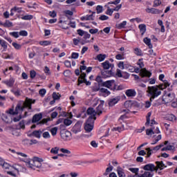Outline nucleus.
I'll return each mask as SVG.
<instances>
[{
	"label": "nucleus",
	"mask_w": 177,
	"mask_h": 177,
	"mask_svg": "<svg viewBox=\"0 0 177 177\" xmlns=\"http://www.w3.org/2000/svg\"><path fill=\"white\" fill-rule=\"evenodd\" d=\"M163 84H159L156 86H148V93H149V95L151 96L150 97V101L153 102L156 97H158L160 95H161V91H163L164 88L162 87ZM158 89H160L158 90Z\"/></svg>",
	"instance_id": "obj_1"
},
{
	"label": "nucleus",
	"mask_w": 177,
	"mask_h": 177,
	"mask_svg": "<svg viewBox=\"0 0 177 177\" xmlns=\"http://www.w3.org/2000/svg\"><path fill=\"white\" fill-rule=\"evenodd\" d=\"M43 162L44 160L38 157H34L33 159H31L30 160L25 161V162H26V167H28V168H30L31 169H35V168H41L42 165L41 162Z\"/></svg>",
	"instance_id": "obj_2"
},
{
	"label": "nucleus",
	"mask_w": 177,
	"mask_h": 177,
	"mask_svg": "<svg viewBox=\"0 0 177 177\" xmlns=\"http://www.w3.org/2000/svg\"><path fill=\"white\" fill-rule=\"evenodd\" d=\"M175 100V94L174 93H168L165 91L164 95L162 97V102L166 104L168 103H171V102Z\"/></svg>",
	"instance_id": "obj_3"
},
{
	"label": "nucleus",
	"mask_w": 177,
	"mask_h": 177,
	"mask_svg": "<svg viewBox=\"0 0 177 177\" xmlns=\"http://www.w3.org/2000/svg\"><path fill=\"white\" fill-rule=\"evenodd\" d=\"M24 109H26V102L24 101L19 102L15 107V114H20V113H23V111H24Z\"/></svg>",
	"instance_id": "obj_4"
},
{
	"label": "nucleus",
	"mask_w": 177,
	"mask_h": 177,
	"mask_svg": "<svg viewBox=\"0 0 177 177\" xmlns=\"http://www.w3.org/2000/svg\"><path fill=\"white\" fill-rule=\"evenodd\" d=\"M81 127H82V122H77L71 129L72 132L75 134L78 133V132H81Z\"/></svg>",
	"instance_id": "obj_5"
},
{
	"label": "nucleus",
	"mask_w": 177,
	"mask_h": 177,
	"mask_svg": "<svg viewBox=\"0 0 177 177\" xmlns=\"http://www.w3.org/2000/svg\"><path fill=\"white\" fill-rule=\"evenodd\" d=\"M114 84H115V80H107L106 82H104L102 84V86H105V88H108V89H113V85L114 86Z\"/></svg>",
	"instance_id": "obj_6"
},
{
	"label": "nucleus",
	"mask_w": 177,
	"mask_h": 177,
	"mask_svg": "<svg viewBox=\"0 0 177 177\" xmlns=\"http://www.w3.org/2000/svg\"><path fill=\"white\" fill-rule=\"evenodd\" d=\"M103 106H104V100H100V104L97 106L95 111L97 115H102V114H103Z\"/></svg>",
	"instance_id": "obj_7"
},
{
	"label": "nucleus",
	"mask_w": 177,
	"mask_h": 177,
	"mask_svg": "<svg viewBox=\"0 0 177 177\" xmlns=\"http://www.w3.org/2000/svg\"><path fill=\"white\" fill-rule=\"evenodd\" d=\"M102 78H109L113 75V71H106V69H100Z\"/></svg>",
	"instance_id": "obj_8"
},
{
	"label": "nucleus",
	"mask_w": 177,
	"mask_h": 177,
	"mask_svg": "<svg viewBox=\"0 0 177 177\" xmlns=\"http://www.w3.org/2000/svg\"><path fill=\"white\" fill-rule=\"evenodd\" d=\"M140 75L142 77V78H145V77H148V78H150L151 77V72H149L147 69L144 68L140 70Z\"/></svg>",
	"instance_id": "obj_9"
},
{
	"label": "nucleus",
	"mask_w": 177,
	"mask_h": 177,
	"mask_svg": "<svg viewBox=\"0 0 177 177\" xmlns=\"http://www.w3.org/2000/svg\"><path fill=\"white\" fill-rule=\"evenodd\" d=\"M142 169L144 171H150L151 172H154L156 171V165L152 163H149L147 165H145L143 167Z\"/></svg>",
	"instance_id": "obj_10"
},
{
	"label": "nucleus",
	"mask_w": 177,
	"mask_h": 177,
	"mask_svg": "<svg viewBox=\"0 0 177 177\" xmlns=\"http://www.w3.org/2000/svg\"><path fill=\"white\" fill-rule=\"evenodd\" d=\"M156 167L155 166V171L157 172L158 171V169H160V171H162V169H164V168H167V165H165L164 164V162L160 161H156Z\"/></svg>",
	"instance_id": "obj_11"
},
{
	"label": "nucleus",
	"mask_w": 177,
	"mask_h": 177,
	"mask_svg": "<svg viewBox=\"0 0 177 177\" xmlns=\"http://www.w3.org/2000/svg\"><path fill=\"white\" fill-rule=\"evenodd\" d=\"M145 10L147 13H151L152 15H160V13H162V10H160L154 8H148Z\"/></svg>",
	"instance_id": "obj_12"
},
{
	"label": "nucleus",
	"mask_w": 177,
	"mask_h": 177,
	"mask_svg": "<svg viewBox=\"0 0 177 177\" xmlns=\"http://www.w3.org/2000/svg\"><path fill=\"white\" fill-rule=\"evenodd\" d=\"M121 97H115V98H111L109 101V107H113V106H115L117 103H118V101L120 100Z\"/></svg>",
	"instance_id": "obj_13"
},
{
	"label": "nucleus",
	"mask_w": 177,
	"mask_h": 177,
	"mask_svg": "<svg viewBox=\"0 0 177 177\" xmlns=\"http://www.w3.org/2000/svg\"><path fill=\"white\" fill-rule=\"evenodd\" d=\"M125 95L127 97H135V96H136V91L135 89H128L125 91Z\"/></svg>",
	"instance_id": "obj_14"
},
{
	"label": "nucleus",
	"mask_w": 177,
	"mask_h": 177,
	"mask_svg": "<svg viewBox=\"0 0 177 177\" xmlns=\"http://www.w3.org/2000/svg\"><path fill=\"white\" fill-rule=\"evenodd\" d=\"M102 66L103 67V70H109V68H113L114 67V64H110V62L108 60L105 61L104 62L102 63Z\"/></svg>",
	"instance_id": "obj_15"
},
{
	"label": "nucleus",
	"mask_w": 177,
	"mask_h": 177,
	"mask_svg": "<svg viewBox=\"0 0 177 177\" xmlns=\"http://www.w3.org/2000/svg\"><path fill=\"white\" fill-rule=\"evenodd\" d=\"M41 120H42V113H37L33 115L32 119V123L35 124V122H38L39 121H41Z\"/></svg>",
	"instance_id": "obj_16"
},
{
	"label": "nucleus",
	"mask_w": 177,
	"mask_h": 177,
	"mask_svg": "<svg viewBox=\"0 0 177 177\" xmlns=\"http://www.w3.org/2000/svg\"><path fill=\"white\" fill-rule=\"evenodd\" d=\"M13 169H15V171H16V172H26V171H27V169L20 165H13Z\"/></svg>",
	"instance_id": "obj_17"
},
{
	"label": "nucleus",
	"mask_w": 177,
	"mask_h": 177,
	"mask_svg": "<svg viewBox=\"0 0 177 177\" xmlns=\"http://www.w3.org/2000/svg\"><path fill=\"white\" fill-rule=\"evenodd\" d=\"M86 113L88 114V115H90V117H96V115H97V114L96 113V111L92 107H89L87 109Z\"/></svg>",
	"instance_id": "obj_18"
},
{
	"label": "nucleus",
	"mask_w": 177,
	"mask_h": 177,
	"mask_svg": "<svg viewBox=\"0 0 177 177\" xmlns=\"http://www.w3.org/2000/svg\"><path fill=\"white\" fill-rule=\"evenodd\" d=\"M26 107H28L29 110H31V104H34V103H35V100L26 97Z\"/></svg>",
	"instance_id": "obj_19"
},
{
	"label": "nucleus",
	"mask_w": 177,
	"mask_h": 177,
	"mask_svg": "<svg viewBox=\"0 0 177 177\" xmlns=\"http://www.w3.org/2000/svg\"><path fill=\"white\" fill-rule=\"evenodd\" d=\"M143 42L145 43V45H147V46H149V49H153V44H151V39L145 37L143 39Z\"/></svg>",
	"instance_id": "obj_20"
},
{
	"label": "nucleus",
	"mask_w": 177,
	"mask_h": 177,
	"mask_svg": "<svg viewBox=\"0 0 177 177\" xmlns=\"http://www.w3.org/2000/svg\"><path fill=\"white\" fill-rule=\"evenodd\" d=\"M95 121H96V116H89L86 122V124L94 125Z\"/></svg>",
	"instance_id": "obj_21"
},
{
	"label": "nucleus",
	"mask_w": 177,
	"mask_h": 177,
	"mask_svg": "<svg viewBox=\"0 0 177 177\" xmlns=\"http://www.w3.org/2000/svg\"><path fill=\"white\" fill-rule=\"evenodd\" d=\"M0 45L3 48V52H6L8 49V42L3 39H0Z\"/></svg>",
	"instance_id": "obj_22"
},
{
	"label": "nucleus",
	"mask_w": 177,
	"mask_h": 177,
	"mask_svg": "<svg viewBox=\"0 0 177 177\" xmlns=\"http://www.w3.org/2000/svg\"><path fill=\"white\" fill-rule=\"evenodd\" d=\"M4 84L7 85V86L12 88V86H13L15 84V80L13 78H10L8 80L4 81Z\"/></svg>",
	"instance_id": "obj_23"
},
{
	"label": "nucleus",
	"mask_w": 177,
	"mask_h": 177,
	"mask_svg": "<svg viewBox=\"0 0 177 177\" xmlns=\"http://www.w3.org/2000/svg\"><path fill=\"white\" fill-rule=\"evenodd\" d=\"M118 175L119 177H127L125 175V172H124V169L120 167L117 169Z\"/></svg>",
	"instance_id": "obj_24"
},
{
	"label": "nucleus",
	"mask_w": 177,
	"mask_h": 177,
	"mask_svg": "<svg viewBox=\"0 0 177 177\" xmlns=\"http://www.w3.org/2000/svg\"><path fill=\"white\" fill-rule=\"evenodd\" d=\"M2 168L4 169H13V166H10L8 162L3 160V163L1 165Z\"/></svg>",
	"instance_id": "obj_25"
},
{
	"label": "nucleus",
	"mask_w": 177,
	"mask_h": 177,
	"mask_svg": "<svg viewBox=\"0 0 177 177\" xmlns=\"http://www.w3.org/2000/svg\"><path fill=\"white\" fill-rule=\"evenodd\" d=\"M138 28L141 32L142 37L145 35V32H146V25L145 24H140L138 26Z\"/></svg>",
	"instance_id": "obj_26"
},
{
	"label": "nucleus",
	"mask_w": 177,
	"mask_h": 177,
	"mask_svg": "<svg viewBox=\"0 0 177 177\" xmlns=\"http://www.w3.org/2000/svg\"><path fill=\"white\" fill-rule=\"evenodd\" d=\"M80 77L81 80H84V84H86L87 86H89V85H91V82L86 80V73H82Z\"/></svg>",
	"instance_id": "obj_27"
},
{
	"label": "nucleus",
	"mask_w": 177,
	"mask_h": 177,
	"mask_svg": "<svg viewBox=\"0 0 177 177\" xmlns=\"http://www.w3.org/2000/svg\"><path fill=\"white\" fill-rule=\"evenodd\" d=\"M84 129L86 132H91L93 129V125L85 123Z\"/></svg>",
	"instance_id": "obj_28"
},
{
	"label": "nucleus",
	"mask_w": 177,
	"mask_h": 177,
	"mask_svg": "<svg viewBox=\"0 0 177 177\" xmlns=\"http://www.w3.org/2000/svg\"><path fill=\"white\" fill-rule=\"evenodd\" d=\"M42 133L41 131H34L31 134L30 136H35V138H41V134Z\"/></svg>",
	"instance_id": "obj_29"
},
{
	"label": "nucleus",
	"mask_w": 177,
	"mask_h": 177,
	"mask_svg": "<svg viewBox=\"0 0 177 177\" xmlns=\"http://www.w3.org/2000/svg\"><path fill=\"white\" fill-rule=\"evenodd\" d=\"M102 78H103V76H100V75H97L95 78V81H96V82H97L99 86H102V84H103V82H103Z\"/></svg>",
	"instance_id": "obj_30"
},
{
	"label": "nucleus",
	"mask_w": 177,
	"mask_h": 177,
	"mask_svg": "<svg viewBox=\"0 0 177 177\" xmlns=\"http://www.w3.org/2000/svg\"><path fill=\"white\" fill-rule=\"evenodd\" d=\"M106 57H107V55L105 54H99L97 55V59L98 62H103Z\"/></svg>",
	"instance_id": "obj_31"
},
{
	"label": "nucleus",
	"mask_w": 177,
	"mask_h": 177,
	"mask_svg": "<svg viewBox=\"0 0 177 177\" xmlns=\"http://www.w3.org/2000/svg\"><path fill=\"white\" fill-rule=\"evenodd\" d=\"M1 119L3 120V121H4V122H6V124H9V122H10V120L9 119V117H8V115L3 113L1 115Z\"/></svg>",
	"instance_id": "obj_32"
},
{
	"label": "nucleus",
	"mask_w": 177,
	"mask_h": 177,
	"mask_svg": "<svg viewBox=\"0 0 177 177\" xmlns=\"http://www.w3.org/2000/svg\"><path fill=\"white\" fill-rule=\"evenodd\" d=\"M124 89V86L120 85L117 87V84H114V86L112 87L111 91H122Z\"/></svg>",
	"instance_id": "obj_33"
},
{
	"label": "nucleus",
	"mask_w": 177,
	"mask_h": 177,
	"mask_svg": "<svg viewBox=\"0 0 177 177\" xmlns=\"http://www.w3.org/2000/svg\"><path fill=\"white\" fill-rule=\"evenodd\" d=\"M138 177H153V174L150 171H145L142 174L138 175Z\"/></svg>",
	"instance_id": "obj_34"
},
{
	"label": "nucleus",
	"mask_w": 177,
	"mask_h": 177,
	"mask_svg": "<svg viewBox=\"0 0 177 177\" xmlns=\"http://www.w3.org/2000/svg\"><path fill=\"white\" fill-rule=\"evenodd\" d=\"M60 97H62V95L59 94V93L54 92L53 93V99L54 100H60Z\"/></svg>",
	"instance_id": "obj_35"
},
{
	"label": "nucleus",
	"mask_w": 177,
	"mask_h": 177,
	"mask_svg": "<svg viewBox=\"0 0 177 177\" xmlns=\"http://www.w3.org/2000/svg\"><path fill=\"white\" fill-rule=\"evenodd\" d=\"M150 117H151V112H149L147 115V122L145 123V127H149L150 125Z\"/></svg>",
	"instance_id": "obj_36"
},
{
	"label": "nucleus",
	"mask_w": 177,
	"mask_h": 177,
	"mask_svg": "<svg viewBox=\"0 0 177 177\" xmlns=\"http://www.w3.org/2000/svg\"><path fill=\"white\" fill-rule=\"evenodd\" d=\"M19 129H26V120H23L19 123Z\"/></svg>",
	"instance_id": "obj_37"
},
{
	"label": "nucleus",
	"mask_w": 177,
	"mask_h": 177,
	"mask_svg": "<svg viewBox=\"0 0 177 177\" xmlns=\"http://www.w3.org/2000/svg\"><path fill=\"white\" fill-rule=\"evenodd\" d=\"M134 53L135 55H136L137 56H143V54L142 53V50H140L138 48H136L134 49Z\"/></svg>",
	"instance_id": "obj_38"
},
{
	"label": "nucleus",
	"mask_w": 177,
	"mask_h": 177,
	"mask_svg": "<svg viewBox=\"0 0 177 177\" xmlns=\"http://www.w3.org/2000/svg\"><path fill=\"white\" fill-rule=\"evenodd\" d=\"M33 16L31 15H27L21 17V20H32Z\"/></svg>",
	"instance_id": "obj_39"
},
{
	"label": "nucleus",
	"mask_w": 177,
	"mask_h": 177,
	"mask_svg": "<svg viewBox=\"0 0 177 177\" xmlns=\"http://www.w3.org/2000/svg\"><path fill=\"white\" fill-rule=\"evenodd\" d=\"M100 92H101V93H105V95H106L107 96H109V95H110V93H111L110 92V91H109L107 88H101Z\"/></svg>",
	"instance_id": "obj_40"
},
{
	"label": "nucleus",
	"mask_w": 177,
	"mask_h": 177,
	"mask_svg": "<svg viewBox=\"0 0 177 177\" xmlns=\"http://www.w3.org/2000/svg\"><path fill=\"white\" fill-rule=\"evenodd\" d=\"M129 171H131V172H132L133 174H136V175H138L139 168L130 167L129 169Z\"/></svg>",
	"instance_id": "obj_41"
},
{
	"label": "nucleus",
	"mask_w": 177,
	"mask_h": 177,
	"mask_svg": "<svg viewBox=\"0 0 177 177\" xmlns=\"http://www.w3.org/2000/svg\"><path fill=\"white\" fill-rule=\"evenodd\" d=\"M9 35L13 37V38H19L20 37L19 32H10Z\"/></svg>",
	"instance_id": "obj_42"
},
{
	"label": "nucleus",
	"mask_w": 177,
	"mask_h": 177,
	"mask_svg": "<svg viewBox=\"0 0 177 177\" xmlns=\"http://www.w3.org/2000/svg\"><path fill=\"white\" fill-rule=\"evenodd\" d=\"M59 129L55 127H53L50 129V132H51V134L53 135V136H56L57 133V130Z\"/></svg>",
	"instance_id": "obj_43"
},
{
	"label": "nucleus",
	"mask_w": 177,
	"mask_h": 177,
	"mask_svg": "<svg viewBox=\"0 0 177 177\" xmlns=\"http://www.w3.org/2000/svg\"><path fill=\"white\" fill-rule=\"evenodd\" d=\"M64 124L66 126V127H69V125L73 124V121L70 119H65L64 120Z\"/></svg>",
	"instance_id": "obj_44"
},
{
	"label": "nucleus",
	"mask_w": 177,
	"mask_h": 177,
	"mask_svg": "<svg viewBox=\"0 0 177 177\" xmlns=\"http://www.w3.org/2000/svg\"><path fill=\"white\" fill-rule=\"evenodd\" d=\"M172 149H174V146H172V145H167V147H163L161 149V151H167V150H172Z\"/></svg>",
	"instance_id": "obj_45"
},
{
	"label": "nucleus",
	"mask_w": 177,
	"mask_h": 177,
	"mask_svg": "<svg viewBox=\"0 0 177 177\" xmlns=\"http://www.w3.org/2000/svg\"><path fill=\"white\" fill-rule=\"evenodd\" d=\"M124 107L126 109H131L132 107V102L131 101H126L124 102Z\"/></svg>",
	"instance_id": "obj_46"
},
{
	"label": "nucleus",
	"mask_w": 177,
	"mask_h": 177,
	"mask_svg": "<svg viewBox=\"0 0 177 177\" xmlns=\"http://www.w3.org/2000/svg\"><path fill=\"white\" fill-rule=\"evenodd\" d=\"M50 153H52L53 154H58L59 147H55L54 148H52L51 150H50Z\"/></svg>",
	"instance_id": "obj_47"
},
{
	"label": "nucleus",
	"mask_w": 177,
	"mask_h": 177,
	"mask_svg": "<svg viewBox=\"0 0 177 177\" xmlns=\"http://www.w3.org/2000/svg\"><path fill=\"white\" fill-rule=\"evenodd\" d=\"M124 129V127L123 124L122 125V127H118L113 128V131H118V132H122Z\"/></svg>",
	"instance_id": "obj_48"
},
{
	"label": "nucleus",
	"mask_w": 177,
	"mask_h": 177,
	"mask_svg": "<svg viewBox=\"0 0 177 177\" xmlns=\"http://www.w3.org/2000/svg\"><path fill=\"white\" fill-rule=\"evenodd\" d=\"M100 86H99V84H98V85H96V86H93L92 87V91H93V92H97V91H100Z\"/></svg>",
	"instance_id": "obj_49"
},
{
	"label": "nucleus",
	"mask_w": 177,
	"mask_h": 177,
	"mask_svg": "<svg viewBox=\"0 0 177 177\" xmlns=\"http://www.w3.org/2000/svg\"><path fill=\"white\" fill-rule=\"evenodd\" d=\"M8 175H10V176H16V170H12L10 169V171H7Z\"/></svg>",
	"instance_id": "obj_50"
},
{
	"label": "nucleus",
	"mask_w": 177,
	"mask_h": 177,
	"mask_svg": "<svg viewBox=\"0 0 177 177\" xmlns=\"http://www.w3.org/2000/svg\"><path fill=\"white\" fill-rule=\"evenodd\" d=\"M19 33L21 37H27V35H28L27 30H21Z\"/></svg>",
	"instance_id": "obj_51"
},
{
	"label": "nucleus",
	"mask_w": 177,
	"mask_h": 177,
	"mask_svg": "<svg viewBox=\"0 0 177 177\" xmlns=\"http://www.w3.org/2000/svg\"><path fill=\"white\" fill-rule=\"evenodd\" d=\"M160 85H163L162 88L163 89H165V88H168V86H169V82H168V81L167 80H164L162 84H160Z\"/></svg>",
	"instance_id": "obj_52"
},
{
	"label": "nucleus",
	"mask_w": 177,
	"mask_h": 177,
	"mask_svg": "<svg viewBox=\"0 0 177 177\" xmlns=\"http://www.w3.org/2000/svg\"><path fill=\"white\" fill-rule=\"evenodd\" d=\"M127 26V21H122V23H120L118 26V28H125V26Z\"/></svg>",
	"instance_id": "obj_53"
},
{
	"label": "nucleus",
	"mask_w": 177,
	"mask_h": 177,
	"mask_svg": "<svg viewBox=\"0 0 177 177\" xmlns=\"http://www.w3.org/2000/svg\"><path fill=\"white\" fill-rule=\"evenodd\" d=\"M60 151L64 154H71V151H70V150L66 149L64 148L60 149Z\"/></svg>",
	"instance_id": "obj_54"
},
{
	"label": "nucleus",
	"mask_w": 177,
	"mask_h": 177,
	"mask_svg": "<svg viewBox=\"0 0 177 177\" xmlns=\"http://www.w3.org/2000/svg\"><path fill=\"white\" fill-rule=\"evenodd\" d=\"M12 46H14V48L17 50H19V49H21V45L16 43V42H13L12 44Z\"/></svg>",
	"instance_id": "obj_55"
},
{
	"label": "nucleus",
	"mask_w": 177,
	"mask_h": 177,
	"mask_svg": "<svg viewBox=\"0 0 177 177\" xmlns=\"http://www.w3.org/2000/svg\"><path fill=\"white\" fill-rule=\"evenodd\" d=\"M160 5H161V1L160 0H155L153 1V8H157V6H160Z\"/></svg>",
	"instance_id": "obj_56"
},
{
	"label": "nucleus",
	"mask_w": 177,
	"mask_h": 177,
	"mask_svg": "<svg viewBox=\"0 0 177 177\" xmlns=\"http://www.w3.org/2000/svg\"><path fill=\"white\" fill-rule=\"evenodd\" d=\"M11 132L12 135L14 136H20V132H19L17 129H12Z\"/></svg>",
	"instance_id": "obj_57"
},
{
	"label": "nucleus",
	"mask_w": 177,
	"mask_h": 177,
	"mask_svg": "<svg viewBox=\"0 0 177 177\" xmlns=\"http://www.w3.org/2000/svg\"><path fill=\"white\" fill-rule=\"evenodd\" d=\"M146 133L148 136H150L151 135H154V131H153V129H147L146 130Z\"/></svg>",
	"instance_id": "obj_58"
},
{
	"label": "nucleus",
	"mask_w": 177,
	"mask_h": 177,
	"mask_svg": "<svg viewBox=\"0 0 177 177\" xmlns=\"http://www.w3.org/2000/svg\"><path fill=\"white\" fill-rule=\"evenodd\" d=\"M113 12L114 11L113 10V8H110V7H108L106 15H109V16H113Z\"/></svg>",
	"instance_id": "obj_59"
},
{
	"label": "nucleus",
	"mask_w": 177,
	"mask_h": 177,
	"mask_svg": "<svg viewBox=\"0 0 177 177\" xmlns=\"http://www.w3.org/2000/svg\"><path fill=\"white\" fill-rule=\"evenodd\" d=\"M96 10H97V15H99V13H102V12H103V6H97L96 7Z\"/></svg>",
	"instance_id": "obj_60"
},
{
	"label": "nucleus",
	"mask_w": 177,
	"mask_h": 177,
	"mask_svg": "<svg viewBox=\"0 0 177 177\" xmlns=\"http://www.w3.org/2000/svg\"><path fill=\"white\" fill-rule=\"evenodd\" d=\"M45 74L46 75H52V72H50V69L48 66H45Z\"/></svg>",
	"instance_id": "obj_61"
},
{
	"label": "nucleus",
	"mask_w": 177,
	"mask_h": 177,
	"mask_svg": "<svg viewBox=\"0 0 177 177\" xmlns=\"http://www.w3.org/2000/svg\"><path fill=\"white\" fill-rule=\"evenodd\" d=\"M64 75L65 77H68L70 75H71V71L69 69H67L66 71H64Z\"/></svg>",
	"instance_id": "obj_62"
},
{
	"label": "nucleus",
	"mask_w": 177,
	"mask_h": 177,
	"mask_svg": "<svg viewBox=\"0 0 177 177\" xmlns=\"http://www.w3.org/2000/svg\"><path fill=\"white\" fill-rule=\"evenodd\" d=\"M11 92L14 93L15 96H20L21 95V93H20V90H17V91L11 90Z\"/></svg>",
	"instance_id": "obj_63"
},
{
	"label": "nucleus",
	"mask_w": 177,
	"mask_h": 177,
	"mask_svg": "<svg viewBox=\"0 0 177 177\" xmlns=\"http://www.w3.org/2000/svg\"><path fill=\"white\" fill-rule=\"evenodd\" d=\"M80 57V54L78 53H73L71 54V59H77Z\"/></svg>",
	"instance_id": "obj_64"
}]
</instances>
